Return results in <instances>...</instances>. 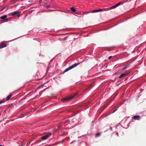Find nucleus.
<instances>
[{"label":"nucleus","instance_id":"f257e3e1","mask_svg":"<svg viewBox=\"0 0 146 146\" xmlns=\"http://www.w3.org/2000/svg\"><path fill=\"white\" fill-rule=\"evenodd\" d=\"M80 63H75L73 65H72L71 66L69 67L68 68H67L66 69H65L64 71V72H67L68 71H69L70 70H71V69L74 68V67H76Z\"/></svg>","mask_w":146,"mask_h":146},{"label":"nucleus","instance_id":"f03ea898","mask_svg":"<svg viewBox=\"0 0 146 146\" xmlns=\"http://www.w3.org/2000/svg\"><path fill=\"white\" fill-rule=\"evenodd\" d=\"M77 95V94L76 93V94H74L73 96H72L70 97H67L66 98H65L63 99L62 100L64 102L66 101H68L72 99L73 98H74V97H75Z\"/></svg>","mask_w":146,"mask_h":146},{"label":"nucleus","instance_id":"7ed1b4c3","mask_svg":"<svg viewBox=\"0 0 146 146\" xmlns=\"http://www.w3.org/2000/svg\"><path fill=\"white\" fill-rule=\"evenodd\" d=\"M106 10H107L106 11L108 10V9H97L95 10H93L92 11V13H96L98 12H101L102 11H105Z\"/></svg>","mask_w":146,"mask_h":146},{"label":"nucleus","instance_id":"20e7f679","mask_svg":"<svg viewBox=\"0 0 146 146\" xmlns=\"http://www.w3.org/2000/svg\"><path fill=\"white\" fill-rule=\"evenodd\" d=\"M7 17V15H5L3 16H2L1 17V19H4L3 20L1 21L2 22H6L8 21V19H5Z\"/></svg>","mask_w":146,"mask_h":146},{"label":"nucleus","instance_id":"39448f33","mask_svg":"<svg viewBox=\"0 0 146 146\" xmlns=\"http://www.w3.org/2000/svg\"><path fill=\"white\" fill-rule=\"evenodd\" d=\"M51 135V134L50 133H49L42 137L41 139L43 140H45L48 138Z\"/></svg>","mask_w":146,"mask_h":146},{"label":"nucleus","instance_id":"423d86ee","mask_svg":"<svg viewBox=\"0 0 146 146\" xmlns=\"http://www.w3.org/2000/svg\"><path fill=\"white\" fill-rule=\"evenodd\" d=\"M7 46V44L4 42H1L0 44V49L5 47Z\"/></svg>","mask_w":146,"mask_h":146},{"label":"nucleus","instance_id":"0eeeda50","mask_svg":"<svg viewBox=\"0 0 146 146\" xmlns=\"http://www.w3.org/2000/svg\"><path fill=\"white\" fill-rule=\"evenodd\" d=\"M15 15H17V16L18 17H19L20 15V14L19 12L16 11L14 12L12 14V15L13 16Z\"/></svg>","mask_w":146,"mask_h":146},{"label":"nucleus","instance_id":"6e6552de","mask_svg":"<svg viewBox=\"0 0 146 146\" xmlns=\"http://www.w3.org/2000/svg\"><path fill=\"white\" fill-rule=\"evenodd\" d=\"M128 73H123L121 74L119 77V78H121L127 75Z\"/></svg>","mask_w":146,"mask_h":146},{"label":"nucleus","instance_id":"1a4fd4ad","mask_svg":"<svg viewBox=\"0 0 146 146\" xmlns=\"http://www.w3.org/2000/svg\"><path fill=\"white\" fill-rule=\"evenodd\" d=\"M13 94H10L6 98V101L9 100L13 95Z\"/></svg>","mask_w":146,"mask_h":146},{"label":"nucleus","instance_id":"9d476101","mask_svg":"<svg viewBox=\"0 0 146 146\" xmlns=\"http://www.w3.org/2000/svg\"><path fill=\"white\" fill-rule=\"evenodd\" d=\"M140 118V116L139 115H135L133 117V119H139Z\"/></svg>","mask_w":146,"mask_h":146},{"label":"nucleus","instance_id":"9b49d317","mask_svg":"<svg viewBox=\"0 0 146 146\" xmlns=\"http://www.w3.org/2000/svg\"><path fill=\"white\" fill-rule=\"evenodd\" d=\"M117 7V4H116V5H114L111 7L110 8V9H114V8H115V7Z\"/></svg>","mask_w":146,"mask_h":146},{"label":"nucleus","instance_id":"f8f14e48","mask_svg":"<svg viewBox=\"0 0 146 146\" xmlns=\"http://www.w3.org/2000/svg\"><path fill=\"white\" fill-rule=\"evenodd\" d=\"M71 10L73 12H75L76 11L75 9V8L73 7L71 8Z\"/></svg>","mask_w":146,"mask_h":146},{"label":"nucleus","instance_id":"ddd939ff","mask_svg":"<svg viewBox=\"0 0 146 146\" xmlns=\"http://www.w3.org/2000/svg\"><path fill=\"white\" fill-rule=\"evenodd\" d=\"M123 2H120L117 3V5L118 6L119 5H122L123 4Z\"/></svg>","mask_w":146,"mask_h":146},{"label":"nucleus","instance_id":"4468645a","mask_svg":"<svg viewBox=\"0 0 146 146\" xmlns=\"http://www.w3.org/2000/svg\"><path fill=\"white\" fill-rule=\"evenodd\" d=\"M91 13V12L90 11H89L88 12H84V13H82L83 15H84V14H87V13Z\"/></svg>","mask_w":146,"mask_h":146},{"label":"nucleus","instance_id":"2eb2a0df","mask_svg":"<svg viewBox=\"0 0 146 146\" xmlns=\"http://www.w3.org/2000/svg\"><path fill=\"white\" fill-rule=\"evenodd\" d=\"M100 135V133H96V136H97V137H98V136L99 135Z\"/></svg>","mask_w":146,"mask_h":146},{"label":"nucleus","instance_id":"dca6fc26","mask_svg":"<svg viewBox=\"0 0 146 146\" xmlns=\"http://www.w3.org/2000/svg\"><path fill=\"white\" fill-rule=\"evenodd\" d=\"M129 64L127 66H125V67H124V68H123V70H125L126 68H127V67L129 65Z\"/></svg>","mask_w":146,"mask_h":146},{"label":"nucleus","instance_id":"f3484780","mask_svg":"<svg viewBox=\"0 0 146 146\" xmlns=\"http://www.w3.org/2000/svg\"><path fill=\"white\" fill-rule=\"evenodd\" d=\"M4 101H5V100H3V101H2L0 102V104L3 103L4 102Z\"/></svg>","mask_w":146,"mask_h":146},{"label":"nucleus","instance_id":"a211bd4d","mask_svg":"<svg viewBox=\"0 0 146 146\" xmlns=\"http://www.w3.org/2000/svg\"><path fill=\"white\" fill-rule=\"evenodd\" d=\"M79 14L80 15H83V14L81 12H80L79 13Z\"/></svg>","mask_w":146,"mask_h":146},{"label":"nucleus","instance_id":"6ab92c4d","mask_svg":"<svg viewBox=\"0 0 146 146\" xmlns=\"http://www.w3.org/2000/svg\"><path fill=\"white\" fill-rule=\"evenodd\" d=\"M111 57H112V56H109V58H108V59H110L111 58Z\"/></svg>","mask_w":146,"mask_h":146},{"label":"nucleus","instance_id":"aec40b11","mask_svg":"<svg viewBox=\"0 0 146 146\" xmlns=\"http://www.w3.org/2000/svg\"><path fill=\"white\" fill-rule=\"evenodd\" d=\"M42 0H39V2L40 3H41Z\"/></svg>","mask_w":146,"mask_h":146},{"label":"nucleus","instance_id":"412c9836","mask_svg":"<svg viewBox=\"0 0 146 146\" xmlns=\"http://www.w3.org/2000/svg\"><path fill=\"white\" fill-rule=\"evenodd\" d=\"M128 0H125V1H124V2H127V1H128Z\"/></svg>","mask_w":146,"mask_h":146},{"label":"nucleus","instance_id":"4be33fe9","mask_svg":"<svg viewBox=\"0 0 146 146\" xmlns=\"http://www.w3.org/2000/svg\"><path fill=\"white\" fill-rule=\"evenodd\" d=\"M116 110H117V109L116 110H115L114 111H113V112H112V113H114Z\"/></svg>","mask_w":146,"mask_h":146},{"label":"nucleus","instance_id":"5701e85b","mask_svg":"<svg viewBox=\"0 0 146 146\" xmlns=\"http://www.w3.org/2000/svg\"><path fill=\"white\" fill-rule=\"evenodd\" d=\"M23 145H20L19 146H22Z\"/></svg>","mask_w":146,"mask_h":146},{"label":"nucleus","instance_id":"b1692460","mask_svg":"<svg viewBox=\"0 0 146 146\" xmlns=\"http://www.w3.org/2000/svg\"><path fill=\"white\" fill-rule=\"evenodd\" d=\"M76 13V14H78V13H77H77Z\"/></svg>","mask_w":146,"mask_h":146},{"label":"nucleus","instance_id":"393cba45","mask_svg":"<svg viewBox=\"0 0 146 146\" xmlns=\"http://www.w3.org/2000/svg\"><path fill=\"white\" fill-rule=\"evenodd\" d=\"M0 146H3L2 145H0Z\"/></svg>","mask_w":146,"mask_h":146}]
</instances>
